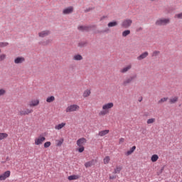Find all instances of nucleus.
I'll use <instances>...</instances> for the list:
<instances>
[{
    "label": "nucleus",
    "instance_id": "35",
    "mask_svg": "<svg viewBox=\"0 0 182 182\" xmlns=\"http://www.w3.org/2000/svg\"><path fill=\"white\" fill-rule=\"evenodd\" d=\"M109 113V111H106V109H103L99 113V116H105V114H107Z\"/></svg>",
    "mask_w": 182,
    "mask_h": 182
},
{
    "label": "nucleus",
    "instance_id": "53",
    "mask_svg": "<svg viewBox=\"0 0 182 182\" xmlns=\"http://www.w3.org/2000/svg\"><path fill=\"white\" fill-rule=\"evenodd\" d=\"M181 182H182V181H181Z\"/></svg>",
    "mask_w": 182,
    "mask_h": 182
},
{
    "label": "nucleus",
    "instance_id": "11",
    "mask_svg": "<svg viewBox=\"0 0 182 182\" xmlns=\"http://www.w3.org/2000/svg\"><path fill=\"white\" fill-rule=\"evenodd\" d=\"M149 56V52L145 51L143 53H141L140 55L137 57V60H143V59H146Z\"/></svg>",
    "mask_w": 182,
    "mask_h": 182
},
{
    "label": "nucleus",
    "instance_id": "20",
    "mask_svg": "<svg viewBox=\"0 0 182 182\" xmlns=\"http://www.w3.org/2000/svg\"><path fill=\"white\" fill-rule=\"evenodd\" d=\"M176 102H178V97H172L169 99V102L171 105H174V103H176Z\"/></svg>",
    "mask_w": 182,
    "mask_h": 182
},
{
    "label": "nucleus",
    "instance_id": "21",
    "mask_svg": "<svg viewBox=\"0 0 182 182\" xmlns=\"http://www.w3.org/2000/svg\"><path fill=\"white\" fill-rule=\"evenodd\" d=\"M73 60H83V57L80 54L75 55L73 58Z\"/></svg>",
    "mask_w": 182,
    "mask_h": 182
},
{
    "label": "nucleus",
    "instance_id": "43",
    "mask_svg": "<svg viewBox=\"0 0 182 182\" xmlns=\"http://www.w3.org/2000/svg\"><path fill=\"white\" fill-rule=\"evenodd\" d=\"M58 141L57 146H62V144H63V139H60V140H58V141Z\"/></svg>",
    "mask_w": 182,
    "mask_h": 182
},
{
    "label": "nucleus",
    "instance_id": "12",
    "mask_svg": "<svg viewBox=\"0 0 182 182\" xmlns=\"http://www.w3.org/2000/svg\"><path fill=\"white\" fill-rule=\"evenodd\" d=\"M39 45H41V46H48V45H50V43H52V40H44V41H41L39 43Z\"/></svg>",
    "mask_w": 182,
    "mask_h": 182
},
{
    "label": "nucleus",
    "instance_id": "25",
    "mask_svg": "<svg viewBox=\"0 0 182 182\" xmlns=\"http://www.w3.org/2000/svg\"><path fill=\"white\" fill-rule=\"evenodd\" d=\"M134 150H136V146H132L128 151L126 152V156H130Z\"/></svg>",
    "mask_w": 182,
    "mask_h": 182
},
{
    "label": "nucleus",
    "instance_id": "23",
    "mask_svg": "<svg viewBox=\"0 0 182 182\" xmlns=\"http://www.w3.org/2000/svg\"><path fill=\"white\" fill-rule=\"evenodd\" d=\"M117 25H119L117 21H111L107 24V26L108 28H113L114 26H117Z\"/></svg>",
    "mask_w": 182,
    "mask_h": 182
},
{
    "label": "nucleus",
    "instance_id": "18",
    "mask_svg": "<svg viewBox=\"0 0 182 182\" xmlns=\"http://www.w3.org/2000/svg\"><path fill=\"white\" fill-rule=\"evenodd\" d=\"M78 48H85L87 46V41H81L78 43Z\"/></svg>",
    "mask_w": 182,
    "mask_h": 182
},
{
    "label": "nucleus",
    "instance_id": "50",
    "mask_svg": "<svg viewBox=\"0 0 182 182\" xmlns=\"http://www.w3.org/2000/svg\"><path fill=\"white\" fill-rule=\"evenodd\" d=\"M141 100H143V98L139 99V102H141Z\"/></svg>",
    "mask_w": 182,
    "mask_h": 182
},
{
    "label": "nucleus",
    "instance_id": "7",
    "mask_svg": "<svg viewBox=\"0 0 182 182\" xmlns=\"http://www.w3.org/2000/svg\"><path fill=\"white\" fill-rule=\"evenodd\" d=\"M73 14V6H68L63 10V15H70Z\"/></svg>",
    "mask_w": 182,
    "mask_h": 182
},
{
    "label": "nucleus",
    "instance_id": "34",
    "mask_svg": "<svg viewBox=\"0 0 182 182\" xmlns=\"http://www.w3.org/2000/svg\"><path fill=\"white\" fill-rule=\"evenodd\" d=\"M9 45L8 42H0V48H6Z\"/></svg>",
    "mask_w": 182,
    "mask_h": 182
},
{
    "label": "nucleus",
    "instance_id": "33",
    "mask_svg": "<svg viewBox=\"0 0 182 182\" xmlns=\"http://www.w3.org/2000/svg\"><path fill=\"white\" fill-rule=\"evenodd\" d=\"M159 55H160V51H159V50H154V51L152 53L151 56H152L153 58H157V56H159Z\"/></svg>",
    "mask_w": 182,
    "mask_h": 182
},
{
    "label": "nucleus",
    "instance_id": "9",
    "mask_svg": "<svg viewBox=\"0 0 182 182\" xmlns=\"http://www.w3.org/2000/svg\"><path fill=\"white\" fill-rule=\"evenodd\" d=\"M33 112V109H26L21 110L19 112V114L20 116H26L30 113H32Z\"/></svg>",
    "mask_w": 182,
    "mask_h": 182
},
{
    "label": "nucleus",
    "instance_id": "44",
    "mask_svg": "<svg viewBox=\"0 0 182 182\" xmlns=\"http://www.w3.org/2000/svg\"><path fill=\"white\" fill-rule=\"evenodd\" d=\"M50 146V141H47L44 144L45 149H48Z\"/></svg>",
    "mask_w": 182,
    "mask_h": 182
},
{
    "label": "nucleus",
    "instance_id": "28",
    "mask_svg": "<svg viewBox=\"0 0 182 182\" xmlns=\"http://www.w3.org/2000/svg\"><path fill=\"white\" fill-rule=\"evenodd\" d=\"M46 102H47V103H52V102H55V97L50 96V97H47Z\"/></svg>",
    "mask_w": 182,
    "mask_h": 182
},
{
    "label": "nucleus",
    "instance_id": "45",
    "mask_svg": "<svg viewBox=\"0 0 182 182\" xmlns=\"http://www.w3.org/2000/svg\"><path fill=\"white\" fill-rule=\"evenodd\" d=\"M78 151L79 153H83V151H85V146H80Z\"/></svg>",
    "mask_w": 182,
    "mask_h": 182
},
{
    "label": "nucleus",
    "instance_id": "48",
    "mask_svg": "<svg viewBox=\"0 0 182 182\" xmlns=\"http://www.w3.org/2000/svg\"><path fill=\"white\" fill-rule=\"evenodd\" d=\"M137 31H138V32L140 31H143V28L139 27V28H137Z\"/></svg>",
    "mask_w": 182,
    "mask_h": 182
},
{
    "label": "nucleus",
    "instance_id": "52",
    "mask_svg": "<svg viewBox=\"0 0 182 182\" xmlns=\"http://www.w3.org/2000/svg\"><path fill=\"white\" fill-rule=\"evenodd\" d=\"M1 49H0V53H1Z\"/></svg>",
    "mask_w": 182,
    "mask_h": 182
},
{
    "label": "nucleus",
    "instance_id": "26",
    "mask_svg": "<svg viewBox=\"0 0 182 182\" xmlns=\"http://www.w3.org/2000/svg\"><path fill=\"white\" fill-rule=\"evenodd\" d=\"M151 160L153 163H156V161H157V160H159V155H157V154L152 155Z\"/></svg>",
    "mask_w": 182,
    "mask_h": 182
},
{
    "label": "nucleus",
    "instance_id": "24",
    "mask_svg": "<svg viewBox=\"0 0 182 182\" xmlns=\"http://www.w3.org/2000/svg\"><path fill=\"white\" fill-rule=\"evenodd\" d=\"M38 105H39V100L31 101L29 104V106L32 107L33 106H38Z\"/></svg>",
    "mask_w": 182,
    "mask_h": 182
},
{
    "label": "nucleus",
    "instance_id": "2",
    "mask_svg": "<svg viewBox=\"0 0 182 182\" xmlns=\"http://www.w3.org/2000/svg\"><path fill=\"white\" fill-rule=\"evenodd\" d=\"M136 79H137V74H134L132 75H130L129 77H127L125 80H124L122 82V86H127V85L133 83V82H134Z\"/></svg>",
    "mask_w": 182,
    "mask_h": 182
},
{
    "label": "nucleus",
    "instance_id": "3",
    "mask_svg": "<svg viewBox=\"0 0 182 182\" xmlns=\"http://www.w3.org/2000/svg\"><path fill=\"white\" fill-rule=\"evenodd\" d=\"M132 23H133V21L132 19L127 18L121 23V26L124 29H129V28L132 26Z\"/></svg>",
    "mask_w": 182,
    "mask_h": 182
},
{
    "label": "nucleus",
    "instance_id": "37",
    "mask_svg": "<svg viewBox=\"0 0 182 182\" xmlns=\"http://www.w3.org/2000/svg\"><path fill=\"white\" fill-rule=\"evenodd\" d=\"M156 122V119L151 118L147 120L146 123L147 124H151Z\"/></svg>",
    "mask_w": 182,
    "mask_h": 182
},
{
    "label": "nucleus",
    "instance_id": "38",
    "mask_svg": "<svg viewBox=\"0 0 182 182\" xmlns=\"http://www.w3.org/2000/svg\"><path fill=\"white\" fill-rule=\"evenodd\" d=\"M109 161H110V157L106 156L104 159V164H109Z\"/></svg>",
    "mask_w": 182,
    "mask_h": 182
},
{
    "label": "nucleus",
    "instance_id": "27",
    "mask_svg": "<svg viewBox=\"0 0 182 182\" xmlns=\"http://www.w3.org/2000/svg\"><path fill=\"white\" fill-rule=\"evenodd\" d=\"M68 180L70 181H72V180H77V178H79V176L78 175H72L68 176Z\"/></svg>",
    "mask_w": 182,
    "mask_h": 182
},
{
    "label": "nucleus",
    "instance_id": "49",
    "mask_svg": "<svg viewBox=\"0 0 182 182\" xmlns=\"http://www.w3.org/2000/svg\"><path fill=\"white\" fill-rule=\"evenodd\" d=\"M109 31V28H107L106 30L104 31V32H107Z\"/></svg>",
    "mask_w": 182,
    "mask_h": 182
},
{
    "label": "nucleus",
    "instance_id": "41",
    "mask_svg": "<svg viewBox=\"0 0 182 182\" xmlns=\"http://www.w3.org/2000/svg\"><path fill=\"white\" fill-rule=\"evenodd\" d=\"M6 93V91L4 89H0V96H4Z\"/></svg>",
    "mask_w": 182,
    "mask_h": 182
},
{
    "label": "nucleus",
    "instance_id": "30",
    "mask_svg": "<svg viewBox=\"0 0 182 182\" xmlns=\"http://www.w3.org/2000/svg\"><path fill=\"white\" fill-rule=\"evenodd\" d=\"M90 90H86L84 93H83V97H88V96H90Z\"/></svg>",
    "mask_w": 182,
    "mask_h": 182
},
{
    "label": "nucleus",
    "instance_id": "40",
    "mask_svg": "<svg viewBox=\"0 0 182 182\" xmlns=\"http://www.w3.org/2000/svg\"><path fill=\"white\" fill-rule=\"evenodd\" d=\"M175 18L177 19H182V12L175 15Z\"/></svg>",
    "mask_w": 182,
    "mask_h": 182
},
{
    "label": "nucleus",
    "instance_id": "47",
    "mask_svg": "<svg viewBox=\"0 0 182 182\" xmlns=\"http://www.w3.org/2000/svg\"><path fill=\"white\" fill-rule=\"evenodd\" d=\"M123 141H124V139L121 138V139H119V142H120V143H123Z\"/></svg>",
    "mask_w": 182,
    "mask_h": 182
},
{
    "label": "nucleus",
    "instance_id": "22",
    "mask_svg": "<svg viewBox=\"0 0 182 182\" xmlns=\"http://www.w3.org/2000/svg\"><path fill=\"white\" fill-rule=\"evenodd\" d=\"M109 129H105L99 132L98 136L103 137V136H106V134H109Z\"/></svg>",
    "mask_w": 182,
    "mask_h": 182
},
{
    "label": "nucleus",
    "instance_id": "16",
    "mask_svg": "<svg viewBox=\"0 0 182 182\" xmlns=\"http://www.w3.org/2000/svg\"><path fill=\"white\" fill-rule=\"evenodd\" d=\"M130 69H132V65H128L126 67L122 68L120 70V73H127V72H129L130 70Z\"/></svg>",
    "mask_w": 182,
    "mask_h": 182
},
{
    "label": "nucleus",
    "instance_id": "51",
    "mask_svg": "<svg viewBox=\"0 0 182 182\" xmlns=\"http://www.w3.org/2000/svg\"><path fill=\"white\" fill-rule=\"evenodd\" d=\"M105 18V16L102 18V19Z\"/></svg>",
    "mask_w": 182,
    "mask_h": 182
},
{
    "label": "nucleus",
    "instance_id": "1",
    "mask_svg": "<svg viewBox=\"0 0 182 182\" xmlns=\"http://www.w3.org/2000/svg\"><path fill=\"white\" fill-rule=\"evenodd\" d=\"M170 18H160L156 20L155 24L156 26H167V25L170 24Z\"/></svg>",
    "mask_w": 182,
    "mask_h": 182
},
{
    "label": "nucleus",
    "instance_id": "29",
    "mask_svg": "<svg viewBox=\"0 0 182 182\" xmlns=\"http://www.w3.org/2000/svg\"><path fill=\"white\" fill-rule=\"evenodd\" d=\"M129 34H130V30H125L122 32L123 38H126V36H129Z\"/></svg>",
    "mask_w": 182,
    "mask_h": 182
},
{
    "label": "nucleus",
    "instance_id": "14",
    "mask_svg": "<svg viewBox=\"0 0 182 182\" xmlns=\"http://www.w3.org/2000/svg\"><path fill=\"white\" fill-rule=\"evenodd\" d=\"M87 141L85 138H80L77 141V145L78 147H82L83 146V144Z\"/></svg>",
    "mask_w": 182,
    "mask_h": 182
},
{
    "label": "nucleus",
    "instance_id": "4",
    "mask_svg": "<svg viewBox=\"0 0 182 182\" xmlns=\"http://www.w3.org/2000/svg\"><path fill=\"white\" fill-rule=\"evenodd\" d=\"M79 105H70L68 106L67 108H66V113H70L72 112H76L77 110H79Z\"/></svg>",
    "mask_w": 182,
    "mask_h": 182
},
{
    "label": "nucleus",
    "instance_id": "17",
    "mask_svg": "<svg viewBox=\"0 0 182 182\" xmlns=\"http://www.w3.org/2000/svg\"><path fill=\"white\" fill-rule=\"evenodd\" d=\"M44 140H46L45 136L40 137L35 140V144L36 146H39V144H42V143H43Z\"/></svg>",
    "mask_w": 182,
    "mask_h": 182
},
{
    "label": "nucleus",
    "instance_id": "42",
    "mask_svg": "<svg viewBox=\"0 0 182 182\" xmlns=\"http://www.w3.org/2000/svg\"><path fill=\"white\" fill-rule=\"evenodd\" d=\"M93 9H95L94 7H89V8H87V9H86L85 10V13L90 12V11H93Z\"/></svg>",
    "mask_w": 182,
    "mask_h": 182
},
{
    "label": "nucleus",
    "instance_id": "39",
    "mask_svg": "<svg viewBox=\"0 0 182 182\" xmlns=\"http://www.w3.org/2000/svg\"><path fill=\"white\" fill-rule=\"evenodd\" d=\"M6 58V55L5 54L0 55V62H2V60H5Z\"/></svg>",
    "mask_w": 182,
    "mask_h": 182
},
{
    "label": "nucleus",
    "instance_id": "10",
    "mask_svg": "<svg viewBox=\"0 0 182 182\" xmlns=\"http://www.w3.org/2000/svg\"><path fill=\"white\" fill-rule=\"evenodd\" d=\"M113 106H114L113 102H109L102 106V110H106L107 112H108L109 109H112Z\"/></svg>",
    "mask_w": 182,
    "mask_h": 182
},
{
    "label": "nucleus",
    "instance_id": "19",
    "mask_svg": "<svg viewBox=\"0 0 182 182\" xmlns=\"http://www.w3.org/2000/svg\"><path fill=\"white\" fill-rule=\"evenodd\" d=\"M65 126H66V123L63 122L61 124L55 125V130H60V129H63V127Z\"/></svg>",
    "mask_w": 182,
    "mask_h": 182
},
{
    "label": "nucleus",
    "instance_id": "46",
    "mask_svg": "<svg viewBox=\"0 0 182 182\" xmlns=\"http://www.w3.org/2000/svg\"><path fill=\"white\" fill-rule=\"evenodd\" d=\"M114 178H116V176H109L110 180H114Z\"/></svg>",
    "mask_w": 182,
    "mask_h": 182
},
{
    "label": "nucleus",
    "instance_id": "6",
    "mask_svg": "<svg viewBox=\"0 0 182 182\" xmlns=\"http://www.w3.org/2000/svg\"><path fill=\"white\" fill-rule=\"evenodd\" d=\"M77 29L82 32H89L92 31V26H79Z\"/></svg>",
    "mask_w": 182,
    "mask_h": 182
},
{
    "label": "nucleus",
    "instance_id": "5",
    "mask_svg": "<svg viewBox=\"0 0 182 182\" xmlns=\"http://www.w3.org/2000/svg\"><path fill=\"white\" fill-rule=\"evenodd\" d=\"M25 58L23 56H18L14 58L15 65H22V63H25Z\"/></svg>",
    "mask_w": 182,
    "mask_h": 182
},
{
    "label": "nucleus",
    "instance_id": "36",
    "mask_svg": "<svg viewBox=\"0 0 182 182\" xmlns=\"http://www.w3.org/2000/svg\"><path fill=\"white\" fill-rule=\"evenodd\" d=\"M167 100H168V97H164V98L161 99V100L158 102V103H159V105H161V103H164V102H167Z\"/></svg>",
    "mask_w": 182,
    "mask_h": 182
},
{
    "label": "nucleus",
    "instance_id": "8",
    "mask_svg": "<svg viewBox=\"0 0 182 182\" xmlns=\"http://www.w3.org/2000/svg\"><path fill=\"white\" fill-rule=\"evenodd\" d=\"M9 176H11L10 171L4 172L3 174L0 175V181H4V180H6V178H8Z\"/></svg>",
    "mask_w": 182,
    "mask_h": 182
},
{
    "label": "nucleus",
    "instance_id": "31",
    "mask_svg": "<svg viewBox=\"0 0 182 182\" xmlns=\"http://www.w3.org/2000/svg\"><path fill=\"white\" fill-rule=\"evenodd\" d=\"M122 166H117L114 171V174H119V173H120V171H122Z\"/></svg>",
    "mask_w": 182,
    "mask_h": 182
},
{
    "label": "nucleus",
    "instance_id": "13",
    "mask_svg": "<svg viewBox=\"0 0 182 182\" xmlns=\"http://www.w3.org/2000/svg\"><path fill=\"white\" fill-rule=\"evenodd\" d=\"M95 164H96V160L92 159L90 161H87L85 164V167H86V168H89V167H92V166H95Z\"/></svg>",
    "mask_w": 182,
    "mask_h": 182
},
{
    "label": "nucleus",
    "instance_id": "15",
    "mask_svg": "<svg viewBox=\"0 0 182 182\" xmlns=\"http://www.w3.org/2000/svg\"><path fill=\"white\" fill-rule=\"evenodd\" d=\"M48 35H50V31L48 30L41 31L38 33L40 38H46V36H48Z\"/></svg>",
    "mask_w": 182,
    "mask_h": 182
},
{
    "label": "nucleus",
    "instance_id": "32",
    "mask_svg": "<svg viewBox=\"0 0 182 182\" xmlns=\"http://www.w3.org/2000/svg\"><path fill=\"white\" fill-rule=\"evenodd\" d=\"M6 137H8V134L0 133V140H4V139H6Z\"/></svg>",
    "mask_w": 182,
    "mask_h": 182
}]
</instances>
